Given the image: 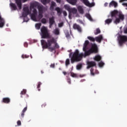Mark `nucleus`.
Masks as SVG:
<instances>
[{
  "mask_svg": "<svg viewBox=\"0 0 127 127\" xmlns=\"http://www.w3.org/2000/svg\"><path fill=\"white\" fill-rule=\"evenodd\" d=\"M65 36L67 37V38H68V37H70V34H69V32H67L65 33Z\"/></svg>",
  "mask_w": 127,
  "mask_h": 127,
  "instance_id": "nucleus-46",
  "label": "nucleus"
},
{
  "mask_svg": "<svg viewBox=\"0 0 127 127\" xmlns=\"http://www.w3.org/2000/svg\"><path fill=\"white\" fill-rule=\"evenodd\" d=\"M70 64V60L69 59H67L65 61V66L67 67L68 65Z\"/></svg>",
  "mask_w": 127,
  "mask_h": 127,
  "instance_id": "nucleus-38",
  "label": "nucleus"
},
{
  "mask_svg": "<svg viewBox=\"0 0 127 127\" xmlns=\"http://www.w3.org/2000/svg\"><path fill=\"white\" fill-rule=\"evenodd\" d=\"M67 83H68V84H71V79H67Z\"/></svg>",
  "mask_w": 127,
  "mask_h": 127,
  "instance_id": "nucleus-58",
  "label": "nucleus"
},
{
  "mask_svg": "<svg viewBox=\"0 0 127 127\" xmlns=\"http://www.w3.org/2000/svg\"><path fill=\"white\" fill-rule=\"evenodd\" d=\"M90 73L92 76L95 75V73H94V71H90Z\"/></svg>",
  "mask_w": 127,
  "mask_h": 127,
  "instance_id": "nucleus-59",
  "label": "nucleus"
},
{
  "mask_svg": "<svg viewBox=\"0 0 127 127\" xmlns=\"http://www.w3.org/2000/svg\"><path fill=\"white\" fill-rule=\"evenodd\" d=\"M82 68V64H79L76 65L77 70H80Z\"/></svg>",
  "mask_w": 127,
  "mask_h": 127,
  "instance_id": "nucleus-39",
  "label": "nucleus"
},
{
  "mask_svg": "<svg viewBox=\"0 0 127 127\" xmlns=\"http://www.w3.org/2000/svg\"><path fill=\"white\" fill-rule=\"evenodd\" d=\"M63 73L64 75H66L67 74V72H66L65 71H63Z\"/></svg>",
  "mask_w": 127,
  "mask_h": 127,
  "instance_id": "nucleus-64",
  "label": "nucleus"
},
{
  "mask_svg": "<svg viewBox=\"0 0 127 127\" xmlns=\"http://www.w3.org/2000/svg\"><path fill=\"white\" fill-rule=\"evenodd\" d=\"M90 72H94V68H91L90 69Z\"/></svg>",
  "mask_w": 127,
  "mask_h": 127,
  "instance_id": "nucleus-62",
  "label": "nucleus"
},
{
  "mask_svg": "<svg viewBox=\"0 0 127 127\" xmlns=\"http://www.w3.org/2000/svg\"><path fill=\"white\" fill-rule=\"evenodd\" d=\"M87 39H88L89 40H90V41H91L92 42H95V38H94V37L91 36H88Z\"/></svg>",
  "mask_w": 127,
  "mask_h": 127,
  "instance_id": "nucleus-27",
  "label": "nucleus"
},
{
  "mask_svg": "<svg viewBox=\"0 0 127 127\" xmlns=\"http://www.w3.org/2000/svg\"><path fill=\"white\" fill-rule=\"evenodd\" d=\"M46 107V103H44L42 105V108H45Z\"/></svg>",
  "mask_w": 127,
  "mask_h": 127,
  "instance_id": "nucleus-55",
  "label": "nucleus"
},
{
  "mask_svg": "<svg viewBox=\"0 0 127 127\" xmlns=\"http://www.w3.org/2000/svg\"><path fill=\"white\" fill-rule=\"evenodd\" d=\"M127 37L126 36H120L119 43V45H120V46H122L123 44H124L125 42H127Z\"/></svg>",
  "mask_w": 127,
  "mask_h": 127,
  "instance_id": "nucleus-5",
  "label": "nucleus"
},
{
  "mask_svg": "<svg viewBox=\"0 0 127 127\" xmlns=\"http://www.w3.org/2000/svg\"><path fill=\"white\" fill-rule=\"evenodd\" d=\"M70 76H71V77H73V78H76V77H77V74L73 72H71Z\"/></svg>",
  "mask_w": 127,
  "mask_h": 127,
  "instance_id": "nucleus-41",
  "label": "nucleus"
},
{
  "mask_svg": "<svg viewBox=\"0 0 127 127\" xmlns=\"http://www.w3.org/2000/svg\"><path fill=\"white\" fill-rule=\"evenodd\" d=\"M124 33H126V34L127 33V27L124 29Z\"/></svg>",
  "mask_w": 127,
  "mask_h": 127,
  "instance_id": "nucleus-57",
  "label": "nucleus"
},
{
  "mask_svg": "<svg viewBox=\"0 0 127 127\" xmlns=\"http://www.w3.org/2000/svg\"><path fill=\"white\" fill-rule=\"evenodd\" d=\"M41 1L43 4L46 5L47 3H49V2H50V0H41Z\"/></svg>",
  "mask_w": 127,
  "mask_h": 127,
  "instance_id": "nucleus-23",
  "label": "nucleus"
},
{
  "mask_svg": "<svg viewBox=\"0 0 127 127\" xmlns=\"http://www.w3.org/2000/svg\"><path fill=\"white\" fill-rule=\"evenodd\" d=\"M30 17L32 20H33L34 21H37V10H36V9L34 8L33 13L30 14Z\"/></svg>",
  "mask_w": 127,
  "mask_h": 127,
  "instance_id": "nucleus-4",
  "label": "nucleus"
},
{
  "mask_svg": "<svg viewBox=\"0 0 127 127\" xmlns=\"http://www.w3.org/2000/svg\"><path fill=\"white\" fill-rule=\"evenodd\" d=\"M42 17H43V13L39 12V15L37 17V20H40Z\"/></svg>",
  "mask_w": 127,
  "mask_h": 127,
  "instance_id": "nucleus-24",
  "label": "nucleus"
},
{
  "mask_svg": "<svg viewBox=\"0 0 127 127\" xmlns=\"http://www.w3.org/2000/svg\"><path fill=\"white\" fill-rule=\"evenodd\" d=\"M101 59H102V57L99 55L95 56L94 58V60H95V61H101Z\"/></svg>",
  "mask_w": 127,
  "mask_h": 127,
  "instance_id": "nucleus-26",
  "label": "nucleus"
},
{
  "mask_svg": "<svg viewBox=\"0 0 127 127\" xmlns=\"http://www.w3.org/2000/svg\"><path fill=\"white\" fill-rule=\"evenodd\" d=\"M24 113L25 112H23V111H22V113L21 114V118H23L24 117Z\"/></svg>",
  "mask_w": 127,
  "mask_h": 127,
  "instance_id": "nucleus-54",
  "label": "nucleus"
},
{
  "mask_svg": "<svg viewBox=\"0 0 127 127\" xmlns=\"http://www.w3.org/2000/svg\"><path fill=\"white\" fill-rule=\"evenodd\" d=\"M40 35L41 38L48 39L47 42L44 40H41V43L43 49H49L51 52H53L56 49H59V45L56 43V40L54 37L51 38L50 33L47 27L43 26L41 28Z\"/></svg>",
  "mask_w": 127,
  "mask_h": 127,
  "instance_id": "nucleus-1",
  "label": "nucleus"
},
{
  "mask_svg": "<svg viewBox=\"0 0 127 127\" xmlns=\"http://www.w3.org/2000/svg\"><path fill=\"white\" fill-rule=\"evenodd\" d=\"M99 67H103L104 65H105V63H103L102 62H100L98 64Z\"/></svg>",
  "mask_w": 127,
  "mask_h": 127,
  "instance_id": "nucleus-43",
  "label": "nucleus"
},
{
  "mask_svg": "<svg viewBox=\"0 0 127 127\" xmlns=\"http://www.w3.org/2000/svg\"><path fill=\"white\" fill-rule=\"evenodd\" d=\"M51 68H54L55 67V64H52L50 65Z\"/></svg>",
  "mask_w": 127,
  "mask_h": 127,
  "instance_id": "nucleus-50",
  "label": "nucleus"
},
{
  "mask_svg": "<svg viewBox=\"0 0 127 127\" xmlns=\"http://www.w3.org/2000/svg\"><path fill=\"white\" fill-rule=\"evenodd\" d=\"M0 23H2L3 24H5V22L4 21V19L1 18V16L0 15Z\"/></svg>",
  "mask_w": 127,
  "mask_h": 127,
  "instance_id": "nucleus-35",
  "label": "nucleus"
},
{
  "mask_svg": "<svg viewBox=\"0 0 127 127\" xmlns=\"http://www.w3.org/2000/svg\"><path fill=\"white\" fill-rule=\"evenodd\" d=\"M108 4H109V3L106 2V3L104 4V5H105V6H108Z\"/></svg>",
  "mask_w": 127,
  "mask_h": 127,
  "instance_id": "nucleus-61",
  "label": "nucleus"
},
{
  "mask_svg": "<svg viewBox=\"0 0 127 127\" xmlns=\"http://www.w3.org/2000/svg\"><path fill=\"white\" fill-rule=\"evenodd\" d=\"M55 23V21L54 20V17H52L51 18H49V23L54 24Z\"/></svg>",
  "mask_w": 127,
  "mask_h": 127,
  "instance_id": "nucleus-25",
  "label": "nucleus"
},
{
  "mask_svg": "<svg viewBox=\"0 0 127 127\" xmlns=\"http://www.w3.org/2000/svg\"><path fill=\"white\" fill-rule=\"evenodd\" d=\"M17 126H21V122L20 121H18L17 122Z\"/></svg>",
  "mask_w": 127,
  "mask_h": 127,
  "instance_id": "nucleus-49",
  "label": "nucleus"
},
{
  "mask_svg": "<svg viewBox=\"0 0 127 127\" xmlns=\"http://www.w3.org/2000/svg\"><path fill=\"white\" fill-rule=\"evenodd\" d=\"M63 14L64 15V16H67V12H66V11H64Z\"/></svg>",
  "mask_w": 127,
  "mask_h": 127,
  "instance_id": "nucleus-51",
  "label": "nucleus"
},
{
  "mask_svg": "<svg viewBox=\"0 0 127 127\" xmlns=\"http://www.w3.org/2000/svg\"><path fill=\"white\" fill-rule=\"evenodd\" d=\"M55 10L57 11L58 15H61V14L62 13V10H61V8L59 7H57L55 8Z\"/></svg>",
  "mask_w": 127,
  "mask_h": 127,
  "instance_id": "nucleus-19",
  "label": "nucleus"
},
{
  "mask_svg": "<svg viewBox=\"0 0 127 127\" xmlns=\"http://www.w3.org/2000/svg\"><path fill=\"white\" fill-rule=\"evenodd\" d=\"M21 57L23 58V59H24V58H29V56L27 55H22Z\"/></svg>",
  "mask_w": 127,
  "mask_h": 127,
  "instance_id": "nucleus-44",
  "label": "nucleus"
},
{
  "mask_svg": "<svg viewBox=\"0 0 127 127\" xmlns=\"http://www.w3.org/2000/svg\"><path fill=\"white\" fill-rule=\"evenodd\" d=\"M73 29H76V30H77L78 32H80V33L82 32V28L81 26L76 23L73 24Z\"/></svg>",
  "mask_w": 127,
  "mask_h": 127,
  "instance_id": "nucleus-9",
  "label": "nucleus"
},
{
  "mask_svg": "<svg viewBox=\"0 0 127 127\" xmlns=\"http://www.w3.org/2000/svg\"><path fill=\"white\" fill-rule=\"evenodd\" d=\"M114 5V7H117L118 6V3L116 1L113 0L109 3V7H111Z\"/></svg>",
  "mask_w": 127,
  "mask_h": 127,
  "instance_id": "nucleus-14",
  "label": "nucleus"
},
{
  "mask_svg": "<svg viewBox=\"0 0 127 127\" xmlns=\"http://www.w3.org/2000/svg\"><path fill=\"white\" fill-rule=\"evenodd\" d=\"M118 13L119 12L117 10L112 11L111 13V17H116V16L117 14H118Z\"/></svg>",
  "mask_w": 127,
  "mask_h": 127,
  "instance_id": "nucleus-16",
  "label": "nucleus"
},
{
  "mask_svg": "<svg viewBox=\"0 0 127 127\" xmlns=\"http://www.w3.org/2000/svg\"><path fill=\"white\" fill-rule=\"evenodd\" d=\"M119 17L120 20H124L125 19V16L122 14H119Z\"/></svg>",
  "mask_w": 127,
  "mask_h": 127,
  "instance_id": "nucleus-29",
  "label": "nucleus"
},
{
  "mask_svg": "<svg viewBox=\"0 0 127 127\" xmlns=\"http://www.w3.org/2000/svg\"><path fill=\"white\" fill-rule=\"evenodd\" d=\"M102 40H103V35H100L99 36L95 37V41L98 43H101L102 42Z\"/></svg>",
  "mask_w": 127,
  "mask_h": 127,
  "instance_id": "nucleus-10",
  "label": "nucleus"
},
{
  "mask_svg": "<svg viewBox=\"0 0 127 127\" xmlns=\"http://www.w3.org/2000/svg\"><path fill=\"white\" fill-rule=\"evenodd\" d=\"M123 5H125L126 6H127V3H123L122 4Z\"/></svg>",
  "mask_w": 127,
  "mask_h": 127,
  "instance_id": "nucleus-60",
  "label": "nucleus"
},
{
  "mask_svg": "<svg viewBox=\"0 0 127 127\" xmlns=\"http://www.w3.org/2000/svg\"><path fill=\"white\" fill-rule=\"evenodd\" d=\"M101 33V30L100 29H96V31L94 32L95 35H98V34Z\"/></svg>",
  "mask_w": 127,
  "mask_h": 127,
  "instance_id": "nucleus-31",
  "label": "nucleus"
},
{
  "mask_svg": "<svg viewBox=\"0 0 127 127\" xmlns=\"http://www.w3.org/2000/svg\"><path fill=\"white\" fill-rule=\"evenodd\" d=\"M15 0L19 9H21V5H22L21 4V0Z\"/></svg>",
  "mask_w": 127,
  "mask_h": 127,
  "instance_id": "nucleus-13",
  "label": "nucleus"
},
{
  "mask_svg": "<svg viewBox=\"0 0 127 127\" xmlns=\"http://www.w3.org/2000/svg\"><path fill=\"white\" fill-rule=\"evenodd\" d=\"M69 12L73 13V14H76V13H77V9H76V8H70Z\"/></svg>",
  "mask_w": 127,
  "mask_h": 127,
  "instance_id": "nucleus-21",
  "label": "nucleus"
},
{
  "mask_svg": "<svg viewBox=\"0 0 127 127\" xmlns=\"http://www.w3.org/2000/svg\"><path fill=\"white\" fill-rule=\"evenodd\" d=\"M77 9L80 14H84V9L83 8V7H82V6H78L77 7Z\"/></svg>",
  "mask_w": 127,
  "mask_h": 127,
  "instance_id": "nucleus-17",
  "label": "nucleus"
},
{
  "mask_svg": "<svg viewBox=\"0 0 127 127\" xmlns=\"http://www.w3.org/2000/svg\"><path fill=\"white\" fill-rule=\"evenodd\" d=\"M24 47H27L28 46V44H27L26 42L24 43Z\"/></svg>",
  "mask_w": 127,
  "mask_h": 127,
  "instance_id": "nucleus-53",
  "label": "nucleus"
},
{
  "mask_svg": "<svg viewBox=\"0 0 127 127\" xmlns=\"http://www.w3.org/2000/svg\"><path fill=\"white\" fill-rule=\"evenodd\" d=\"M42 83H41L40 82H39L38 83V85H37V89H38V91H40V86H41V84H42Z\"/></svg>",
  "mask_w": 127,
  "mask_h": 127,
  "instance_id": "nucleus-40",
  "label": "nucleus"
},
{
  "mask_svg": "<svg viewBox=\"0 0 127 127\" xmlns=\"http://www.w3.org/2000/svg\"><path fill=\"white\" fill-rule=\"evenodd\" d=\"M112 21H113L112 19H107L105 20V23L106 24H110V23H111Z\"/></svg>",
  "mask_w": 127,
  "mask_h": 127,
  "instance_id": "nucleus-30",
  "label": "nucleus"
},
{
  "mask_svg": "<svg viewBox=\"0 0 127 127\" xmlns=\"http://www.w3.org/2000/svg\"><path fill=\"white\" fill-rule=\"evenodd\" d=\"M56 1L59 3H60V2H61V0H56Z\"/></svg>",
  "mask_w": 127,
  "mask_h": 127,
  "instance_id": "nucleus-63",
  "label": "nucleus"
},
{
  "mask_svg": "<svg viewBox=\"0 0 127 127\" xmlns=\"http://www.w3.org/2000/svg\"><path fill=\"white\" fill-rule=\"evenodd\" d=\"M51 5H52V6H54V7L56 6V3H55V2H54V1H52Z\"/></svg>",
  "mask_w": 127,
  "mask_h": 127,
  "instance_id": "nucleus-47",
  "label": "nucleus"
},
{
  "mask_svg": "<svg viewBox=\"0 0 127 127\" xmlns=\"http://www.w3.org/2000/svg\"><path fill=\"white\" fill-rule=\"evenodd\" d=\"M30 7L31 8H34V7H36V4L35 3H33L31 4Z\"/></svg>",
  "mask_w": 127,
  "mask_h": 127,
  "instance_id": "nucleus-42",
  "label": "nucleus"
},
{
  "mask_svg": "<svg viewBox=\"0 0 127 127\" xmlns=\"http://www.w3.org/2000/svg\"><path fill=\"white\" fill-rule=\"evenodd\" d=\"M64 8L69 12L70 11V10H71V8H70V6H68L67 5H64Z\"/></svg>",
  "mask_w": 127,
  "mask_h": 127,
  "instance_id": "nucleus-36",
  "label": "nucleus"
},
{
  "mask_svg": "<svg viewBox=\"0 0 127 127\" xmlns=\"http://www.w3.org/2000/svg\"><path fill=\"white\" fill-rule=\"evenodd\" d=\"M26 111H27V106H26V107H25L23 110H22V112L23 113H25V112H26Z\"/></svg>",
  "mask_w": 127,
  "mask_h": 127,
  "instance_id": "nucleus-48",
  "label": "nucleus"
},
{
  "mask_svg": "<svg viewBox=\"0 0 127 127\" xmlns=\"http://www.w3.org/2000/svg\"><path fill=\"white\" fill-rule=\"evenodd\" d=\"M86 49L85 51L83 50L84 52V55L83 53L79 54V50H76L71 58V63L73 64L75 62H79V61H81L83 59V56L84 57H86V56H89V55L93 53L92 50L90 49L88 51Z\"/></svg>",
  "mask_w": 127,
  "mask_h": 127,
  "instance_id": "nucleus-2",
  "label": "nucleus"
},
{
  "mask_svg": "<svg viewBox=\"0 0 127 127\" xmlns=\"http://www.w3.org/2000/svg\"><path fill=\"white\" fill-rule=\"evenodd\" d=\"M41 21L43 24H46L47 23V20L45 18H43Z\"/></svg>",
  "mask_w": 127,
  "mask_h": 127,
  "instance_id": "nucleus-34",
  "label": "nucleus"
},
{
  "mask_svg": "<svg viewBox=\"0 0 127 127\" xmlns=\"http://www.w3.org/2000/svg\"><path fill=\"white\" fill-rule=\"evenodd\" d=\"M85 16L86 17H87V18H88L89 20H93V19H92V17L91 16V15H90V14L89 13H86L85 14Z\"/></svg>",
  "mask_w": 127,
  "mask_h": 127,
  "instance_id": "nucleus-33",
  "label": "nucleus"
},
{
  "mask_svg": "<svg viewBox=\"0 0 127 127\" xmlns=\"http://www.w3.org/2000/svg\"><path fill=\"white\" fill-rule=\"evenodd\" d=\"M90 42L88 40H86L83 44V50H86V49H88V45H89Z\"/></svg>",
  "mask_w": 127,
  "mask_h": 127,
  "instance_id": "nucleus-11",
  "label": "nucleus"
},
{
  "mask_svg": "<svg viewBox=\"0 0 127 127\" xmlns=\"http://www.w3.org/2000/svg\"><path fill=\"white\" fill-rule=\"evenodd\" d=\"M3 26H4V24H3L2 23H0V28H2Z\"/></svg>",
  "mask_w": 127,
  "mask_h": 127,
  "instance_id": "nucleus-52",
  "label": "nucleus"
},
{
  "mask_svg": "<svg viewBox=\"0 0 127 127\" xmlns=\"http://www.w3.org/2000/svg\"><path fill=\"white\" fill-rule=\"evenodd\" d=\"M90 50L92 53H98V46L96 44H92Z\"/></svg>",
  "mask_w": 127,
  "mask_h": 127,
  "instance_id": "nucleus-7",
  "label": "nucleus"
},
{
  "mask_svg": "<svg viewBox=\"0 0 127 127\" xmlns=\"http://www.w3.org/2000/svg\"><path fill=\"white\" fill-rule=\"evenodd\" d=\"M54 34H55V35H59L60 34V32L59 31V29L58 28H56L54 31L53 32Z\"/></svg>",
  "mask_w": 127,
  "mask_h": 127,
  "instance_id": "nucleus-20",
  "label": "nucleus"
},
{
  "mask_svg": "<svg viewBox=\"0 0 127 127\" xmlns=\"http://www.w3.org/2000/svg\"><path fill=\"white\" fill-rule=\"evenodd\" d=\"M38 9L39 10V12L43 13V10H44V6H43V5H39L38 6Z\"/></svg>",
  "mask_w": 127,
  "mask_h": 127,
  "instance_id": "nucleus-18",
  "label": "nucleus"
},
{
  "mask_svg": "<svg viewBox=\"0 0 127 127\" xmlns=\"http://www.w3.org/2000/svg\"><path fill=\"white\" fill-rule=\"evenodd\" d=\"M64 25V23L63 22L59 23V27H62Z\"/></svg>",
  "mask_w": 127,
  "mask_h": 127,
  "instance_id": "nucleus-45",
  "label": "nucleus"
},
{
  "mask_svg": "<svg viewBox=\"0 0 127 127\" xmlns=\"http://www.w3.org/2000/svg\"><path fill=\"white\" fill-rule=\"evenodd\" d=\"M120 22H121V20L119 18H117L114 21V23H116V24H118V23H120Z\"/></svg>",
  "mask_w": 127,
  "mask_h": 127,
  "instance_id": "nucleus-37",
  "label": "nucleus"
},
{
  "mask_svg": "<svg viewBox=\"0 0 127 127\" xmlns=\"http://www.w3.org/2000/svg\"><path fill=\"white\" fill-rule=\"evenodd\" d=\"M67 1L70 4H72V5H75L78 1V0H67Z\"/></svg>",
  "mask_w": 127,
  "mask_h": 127,
  "instance_id": "nucleus-15",
  "label": "nucleus"
},
{
  "mask_svg": "<svg viewBox=\"0 0 127 127\" xmlns=\"http://www.w3.org/2000/svg\"><path fill=\"white\" fill-rule=\"evenodd\" d=\"M10 5L13 10H16L17 9V7H16V5H15V4L11 3Z\"/></svg>",
  "mask_w": 127,
  "mask_h": 127,
  "instance_id": "nucleus-22",
  "label": "nucleus"
},
{
  "mask_svg": "<svg viewBox=\"0 0 127 127\" xmlns=\"http://www.w3.org/2000/svg\"><path fill=\"white\" fill-rule=\"evenodd\" d=\"M35 27L36 29L39 30L40 29V27H41V23H37L35 24Z\"/></svg>",
  "mask_w": 127,
  "mask_h": 127,
  "instance_id": "nucleus-28",
  "label": "nucleus"
},
{
  "mask_svg": "<svg viewBox=\"0 0 127 127\" xmlns=\"http://www.w3.org/2000/svg\"><path fill=\"white\" fill-rule=\"evenodd\" d=\"M2 103H4V104H9L10 103V99L8 97H5L2 99Z\"/></svg>",
  "mask_w": 127,
  "mask_h": 127,
  "instance_id": "nucleus-12",
  "label": "nucleus"
},
{
  "mask_svg": "<svg viewBox=\"0 0 127 127\" xmlns=\"http://www.w3.org/2000/svg\"><path fill=\"white\" fill-rule=\"evenodd\" d=\"M23 12L22 13V15L24 18V21L27 22L29 20V19L27 17L28 14H30V11L28 7H25L23 9Z\"/></svg>",
  "mask_w": 127,
  "mask_h": 127,
  "instance_id": "nucleus-3",
  "label": "nucleus"
},
{
  "mask_svg": "<svg viewBox=\"0 0 127 127\" xmlns=\"http://www.w3.org/2000/svg\"><path fill=\"white\" fill-rule=\"evenodd\" d=\"M50 9H51V10H53L54 9V6H52L51 5Z\"/></svg>",
  "mask_w": 127,
  "mask_h": 127,
  "instance_id": "nucleus-56",
  "label": "nucleus"
},
{
  "mask_svg": "<svg viewBox=\"0 0 127 127\" xmlns=\"http://www.w3.org/2000/svg\"><path fill=\"white\" fill-rule=\"evenodd\" d=\"M96 65H97V64L95 62H93V61L88 62L87 69H90V68H92V67H95Z\"/></svg>",
  "mask_w": 127,
  "mask_h": 127,
  "instance_id": "nucleus-8",
  "label": "nucleus"
},
{
  "mask_svg": "<svg viewBox=\"0 0 127 127\" xmlns=\"http://www.w3.org/2000/svg\"><path fill=\"white\" fill-rule=\"evenodd\" d=\"M25 94H26V90L23 89L20 93L21 98H23V96H22V95H25Z\"/></svg>",
  "mask_w": 127,
  "mask_h": 127,
  "instance_id": "nucleus-32",
  "label": "nucleus"
},
{
  "mask_svg": "<svg viewBox=\"0 0 127 127\" xmlns=\"http://www.w3.org/2000/svg\"><path fill=\"white\" fill-rule=\"evenodd\" d=\"M81 1H82L86 6H88V7H93V6H95V2L90 3L88 0H81Z\"/></svg>",
  "mask_w": 127,
  "mask_h": 127,
  "instance_id": "nucleus-6",
  "label": "nucleus"
}]
</instances>
